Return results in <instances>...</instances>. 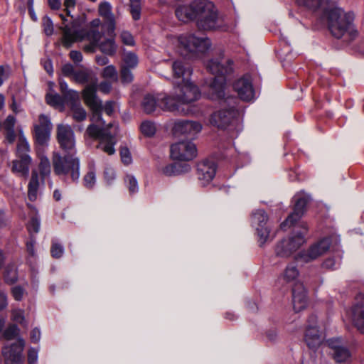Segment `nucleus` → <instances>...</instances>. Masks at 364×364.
I'll return each instance as SVG.
<instances>
[{
	"label": "nucleus",
	"instance_id": "5fc2aeb1",
	"mask_svg": "<svg viewBox=\"0 0 364 364\" xmlns=\"http://www.w3.org/2000/svg\"><path fill=\"white\" fill-rule=\"evenodd\" d=\"M63 95L65 100L70 102L72 105L79 102V94L74 90L70 89Z\"/></svg>",
	"mask_w": 364,
	"mask_h": 364
},
{
	"label": "nucleus",
	"instance_id": "f704fd0d",
	"mask_svg": "<svg viewBox=\"0 0 364 364\" xmlns=\"http://www.w3.org/2000/svg\"><path fill=\"white\" fill-rule=\"evenodd\" d=\"M39 159L40 162L38 167L40 173L43 178L42 181H43L44 178L50 176V161L49 159L43 154L39 156Z\"/></svg>",
	"mask_w": 364,
	"mask_h": 364
},
{
	"label": "nucleus",
	"instance_id": "cd10ccee",
	"mask_svg": "<svg viewBox=\"0 0 364 364\" xmlns=\"http://www.w3.org/2000/svg\"><path fill=\"white\" fill-rule=\"evenodd\" d=\"M99 14L109 23V32L114 33L115 28V19L112 13V7L109 2L102 1L98 8Z\"/></svg>",
	"mask_w": 364,
	"mask_h": 364
},
{
	"label": "nucleus",
	"instance_id": "6e6552de",
	"mask_svg": "<svg viewBox=\"0 0 364 364\" xmlns=\"http://www.w3.org/2000/svg\"><path fill=\"white\" fill-rule=\"evenodd\" d=\"M352 17L341 8H333L328 12V28L331 34L340 38L346 33L353 36L355 31L352 26Z\"/></svg>",
	"mask_w": 364,
	"mask_h": 364
},
{
	"label": "nucleus",
	"instance_id": "69168bd1",
	"mask_svg": "<svg viewBox=\"0 0 364 364\" xmlns=\"http://www.w3.org/2000/svg\"><path fill=\"white\" fill-rule=\"evenodd\" d=\"M76 0H65L63 6H65V11L68 16H70L72 11L75 9Z\"/></svg>",
	"mask_w": 364,
	"mask_h": 364
},
{
	"label": "nucleus",
	"instance_id": "6e6d98bb",
	"mask_svg": "<svg viewBox=\"0 0 364 364\" xmlns=\"http://www.w3.org/2000/svg\"><path fill=\"white\" fill-rule=\"evenodd\" d=\"M296 2L299 6L315 9L320 6L321 0H296Z\"/></svg>",
	"mask_w": 364,
	"mask_h": 364
},
{
	"label": "nucleus",
	"instance_id": "f8f14e48",
	"mask_svg": "<svg viewBox=\"0 0 364 364\" xmlns=\"http://www.w3.org/2000/svg\"><path fill=\"white\" fill-rule=\"evenodd\" d=\"M332 237H323L311 245L307 250L299 252L296 260L308 263L324 255L329 249Z\"/></svg>",
	"mask_w": 364,
	"mask_h": 364
},
{
	"label": "nucleus",
	"instance_id": "c85d7f7f",
	"mask_svg": "<svg viewBox=\"0 0 364 364\" xmlns=\"http://www.w3.org/2000/svg\"><path fill=\"white\" fill-rule=\"evenodd\" d=\"M191 167L188 164H171L162 166L159 171L166 176H176L185 172L189 171Z\"/></svg>",
	"mask_w": 364,
	"mask_h": 364
},
{
	"label": "nucleus",
	"instance_id": "423d86ee",
	"mask_svg": "<svg viewBox=\"0 0 364 364\" xmlns=\"http://www.w3.org/2000/svg\"><path fill=\"white\" fill-rule=\"evenodd\" d=\"M177 46L178 51L183 55L199 54L207 52L211 46L209 38L198 37L192 33H184L171 38Z\"/></svg>",
	"mask_w": 364,
	"mask_h": 364
},
{
	"label": "nucleus",
	"instance_id": "f3484780",
	"mask_svg": "<svg viewBox=\"0 0 364 364\" xmlns=\"http://www.w3.org/2000/svg\"><path fill=\"white\" fill-rule=\"evenodd\" d=\"M34 138L38 144L47 145L50 138L52 123L50 118L45 114H40L38 122L34 124Z\"/></svg>",
	"mask_w": 364,
	"mask_h": 364
},
{
	"label": "nucleus",
	"instance_id": "dca6fc26",
	"mask_svg": "<svg viewBox=\"0 0 364 364\" xmlns=\"http://www.w3.org/2000/svg\"><path fill=\"white\" fill-rule=\"evenodd\" d=\"M25 341L21 338H18L15 343L5 347L3 352L5 364H23L24 357L23 351Z\"/></svg>",
	"mask_w": 364,
	"mask_h": 364
},
{
	"label": "nucleus",
	"instance_id": "20e7f679",
	"mask_svg": "<svg viewBox=\"0 0 364 364\" xmlns=\"http://www.w3.org/2000/svg\"><path fill=\"white\" fill-rule=\"evenodd\" d=\"M113 127L115 129H117L112 122L106 125L101 115L100 121L92 122L86 129V134L88 136L99 139L97 148L108 155H112L115 153L116 132L110 130Z\"/></svg>",
	"mask_w": 364,
	"mask_h": 364
},
{
	"label": "nucleus",
	"instance_id": "58836bf2",
	"mask_svg": "<svg viewBox=\"0 0 364 364\" xmlns=\"http://www.w3.org/2000/svg\"><path fill=\"white\" fill-rule=\"evenodd\" d=\"M98 47L102 53L109 55L114 54L117 50V46L113 39H107L100 43Z\"/></svg>",
	"mask_w": 364,
	"mask_h": 364
},
{
	"label": "nucleus",
	"instance_id": "aec40b11",
	"mask_svg": "<svg viewBox=\"0 0 364 364\" xmlns=\"http://www.w3.org/2000/svg\"><path fill=\"white\" fill-rule=\"evenodd\" d=\"M351 316L356 328L364 332V294H359L356 296L351 308Z\"/></svg>",
	"mask_w": 364,
	"mask_h": 364
},
{
	"label": "nucleus",
	"instance_id": "9b49d317",
	"mask_svg": "<svg viewBox=\"0 0 364 364\" xmlns=\"http://www.w3.org/2000/svg\"><path fill=\"white\" fill-rule=\"evenodd\" d=\"M251 225L255 231L259 245L262 246L269 240L271 230L268 215L264 210H256L252 213Z\"/></svg>",
	"mask_w": 364,
	"mask_h": 364
},
{
	"label": "nucleus",
	"instance_id": "8fccbe9b",
	"mask_svg": "<svg viewBox=\"0 0 364 364\" xmlns=\"http://www.w3.org/2000/svg\"><path fill=\"white\" fill-rule=\"evenodd\" d=\"M104 179L107 185L113 184L116 179V172L113 168L110 166L105 168L104 171Z\"/></svg>",
	"mask_w": 364,
	"mask_h": 364
},
{
	"label": "nucleus",
	"instance_id": "412c9836",
	"mask_svg": "<svg viewBox=\"0 0 364 364\" xmlns=\"http://www.w3.org/2000/svg\"><path fill=\"white\" fill-rule=\"evenodd\" d=\"M198 179L203 186H205L215 176L216 165L214 161L206 159L198 164Z\"/></svg>",
	"mask_w": 364,
	"mask_h": 364
},
{
	"label": "nucleus",
	"instance_id": "37998d69",
	"mask_svg": "<svg viewBox=\"0 0 364 364\" xmlns=\"http://www.w3.org/2000/svg\"><path fill=\"white\" fill-rule=\"evenodd\" d=\"M141 0H129L130 12L134 20H139L141 17Z\"/></svg>",
	"mask_w": 364,
	"mask_h": 364
},
{
	"label": "nucleus",
	"instance_id": "1a4fd4ad",
	"mask_svg": "<svg viewBox=\"0 0 364 364\" xmlns=\"http://www.w3.org/2000/svg\"><path fill=\"white\" fill-rule=\"evenodd\" d=\"M52 164L55 175L60 177L70 175L73 181H78L80 178L78 158L70 155L63 156L59 152L54 151L52 156Z\"/></svg>",
	"mask_w": 364,
	"mask_h": 364
},
{
	"label": "nucleus",
	"instance_id": "c756f323",
	"mask_svg": "<svg viewBox=\"0 0 364 364\" xmlns=\"http://www.w3.org/2000/svg\"><path fill=\"white\" fill-rule=\"evenodd\" d=\"M40 188L39 176L36 170L31 172V176L28 184V198L31 201L37 200Z\"/></svg>",
	"mask_w": 364,
	"mask_h": 364
},
{
	"label": "nucleus",
	"instance_id": "4d7b16f0",
	"mask_svg": "<svg viewBox=\"0 0 364 364\" xmlns=\"http://www.w3.org/2000/svg\"><path fill=\"white\" fill-rule=\"evenodd\" d=\"M102 112L104 111L108 116H112L117 108V105L115 102L110 100L107 101L104 105L102 104Z\"/></svg>",
	"mask_w": 364,
	"mask_h": 364
},
{
	"label": "nucleus",
	"instance_id": "b1692460",
	"mask_svg": "<svg viewBox=\"0 0 364 364\" xmlns=\"http://www.w3.org/2000/svg\"><path fill=\"white\" fill-rule=\"evenodd\" d=\"M323 339V334L317 326L309 324L305 333V341L309 348L316 349L322 343Z\"/></svg>",
	"mask_w": 364,
	"mask_h": 364
},
{
	"label": "nucleus",
	"instance_id": "bb28decb",
	"mask_svg": "<svg viewBox=\"0 0 364 364\" xmlns=\"http://www.w3.org/2000/svg\"><path fill=\"white\" fill-rule=\"evenodd\" d=\"M31 147L30 144L24 135V133L21 129H18V137L16 148V157L26 159L27 157H31L30 156Z\"/></svg>",
	"mask_w": 364,
	"mask_h": 364
},
{
	"label": "nucleus",
	"instance_id": "7ed1b4c3",
	"mask_svg": "<svg viewBox=\"0 0 364 364\" xmlns=\"http://www.w3.org/2000/svg\"><path fill=\"white\" fill-rule=\"evenodd\" d=\"M232 60L223 57L212 58L207 62L208 71L214 75L207 80L205 84L208 87V95L211 99H218L224 95L225 90V75L232 71Z\"/></svg>",
	"mask_w": 364,
	"mask_h": 364
},
{
	"label": "nucleus",
	"instance_id": "5701e85b",
	"mask_svg": "<svg viewBox=\"0 0 364 364\" xmlns=\"http://www.w3.org/2000/svg\"><path fill=\"white\" fill-rule=\"evenodd\" d=\"M293 308L296 312L305 309L307 304L306 291L302 283H295L292 287Z\"/></svg>",
	"mask_w": 364,
	"mask_h": 364
},
{
	"label": "nucleus",
	"instance_id": "603ef678",
	"mask_svg": "<svg viewBox=\"0 0 364 364\" xmlns=\"http://www.w3.org/2000/svg\"><path fill=\"white\" fill-rule=\"evenodd\" d=\"M102 34L95 30L90 31L87 34V38L90 43H92L99 46L100 44V41L102 38Z\"/></svg>",
	"mask_w": 364,
	"mask_h": 364
},
{
	"label": "nucleus",
	"instance_id": "473e14b6",
	"mask_svg": "<svg viewBox=\"0 0 364 364\" xmlns=\"http://www.w3.org/2000/svg\"><path fill=\"white\" fill-rule=\"evenodd\" d=\"M60 17L61 18L64 24V26L61 27V29L63 30V43L65 47L69 48L76 41L77 38L75 34L73 33L68 25L65 24V22L66 21L65 16L60 14Z\"/></svg>",
	"mask_w": 364,
	"mask_h": 364
},
{
	"label": "nucleus",
	"instance_id": "bf43d9fd",
	"mask_svg": "<svg viewBox=\"0 0 364 364\" xmlns=\"http://www.w3.org/2000/svg\"><path fill=\"white\" fill-rule=\"evenodd\" d=\"M50 252L53 257L60 258V257L63 256L64 253V248L61 245L53 242L52 244Z\"/></svg>",
	"mask_w": 364,
	"mask_h": 364
},
{
	"label": "nucleus",
	"instance_id": "c03bdc74",
	"mask_svg": "<svg viewBox=\"0 0 364 364\" xmlns=\"http://www.w3.org/2000/svg\"><path fill=\"white\" fill-rule=\"evenodd\" d=\"M4 279L7 283L13 284L17 280V272L14 265L8 266L4 272Z\"/></svg>",
	"mask_w": 364,
	"mask_h": 364
},
{
	"label": "nucleus",
	"instance_id": "a878e982",
	"mask_svg": "<svg viewBox=\"0 0 364 364\" xmlns=\"http://www.w3.org/2000/svg\"><path fill=\"white\" fill-rule=\"evenodd\" d=\"M32 161L31 157L26 159L16 158L12 161L11 171L19 176L26 178L29 174L30 166Z\"/></svg>",
	"mask_w": 364,
	"mask_h": 364
},
{
	"label": "nucleus",
	"instance_id": "c9c22d12",
	"mask_svg": "<svg viewBox=\"0 0 364 364\" xmlns=\"http://www.w3.org/2000/svg\"><path fill=\"white\" fill-rule=\"evenodd\" d=\"M71 113L73 118L77 122L83 121L87 117V112L80 102L71 105Z\"/></svg>",
	"mask_w": 364,
	"mask_h": 364
},
{
	"label": "nucleus",
	"instance_id": "052dcab7",
	"mask_svg": "<svg viewBox=\"0 0 364 364\" xmlns=\"http://www.w3.org/2000/svg\"><path fill=\"white\" fill-rule=\"evenodd\" d=\"M120 156L122 161L125 165H129L132 162L131 153L128 148L122 147L120 150Z\"/></svg>",
	"mask_w": 364,
	"mask_h": 364
},
{
	"label": "nucleus",
	"instance_id": "3c124183",
	"mask_svg": "<svg viewBox=\"0 0 364 364\" xmlns=\"http://www.w3.org/2000/svg\"><path fill=\"white\" fill-rule=\"evenodd\" d=\"M42 24L45 33L47 36H51L53 33V23L51 18L45 16L42 19Z\"/></svg>",
	"mask_w": 364,
	"mask_h": 364
},
{
	"label": "nucleus",
	"instance_id": "ea45409f",
	"mask_svg": "<svg viewBox=\"0 0 364 364\" xmlns=\"http://www.w3.org/2000/svg\"><path fill=\"white\" fill-rule=\"evenodd\" d=\"M46 102L54 107L63 108L64 107V99L58 94H48Z\"/></svg>",
	"mask_w": 364,
	"mask_h": 364
},
{
	"label": "nucleus",
	"instance_id": "a18cd8bd",
	"mask_svg": "<svg viewBox=\"0 0 364 364\" xmlns=\"http://www.w3.org/2000/svg\"><path fill=\"white\" fill-rule=\"evenodd\" d=\"M40 225L41 223L38 217H37L36 215L32 217L27 225V229L31 236H33V234H36L39 232Z\"/></svg>",
	"mask_w": 364,
	"mask_h": 364
},
{
	"label": "nucleus",
	"instance_id": "680f3d73",
	"mask_svg": "<svg viewBox=\"0 0 364 364\" xmlns=\"http://www.w3.org/2000/svg\"><path fill=\"white\" fill-rule=\"evenodd\" d=\"M19 328L16 325L9 326L4 332V336L7 339H11L18 336Z\"/></svg>",
	"mask_w": 364,
	"mask_h": 364
},
{
	"label": "nucleus",
	"instance_id": "13d9d810",
	"mask_svg": "<svg viewBox=\"0 0 364 364\" xmlns=\"http://www.w3.org/2000/svg\"><path fill=\"white\" fill-rule=\"evenodd\" d=\"M36 239L31 236L30 240L26 242V250L28 254L29 259L36 257L35 251Z\"/></svg>",
	"mask_w": 364,
	"mask_h": 364
},
{
	"label": "nucleus",
	"instance_id": "49530a36",
	"mask_svg": "<svg viewBox=\"0 0 364 364\" xmlns=\"http://www.w3.org/2000/svg\"><path fill=\"white\" fill-rule=\"evenodd\" d=\"M11 292L14 299L18 301H21L23 296L27 294L25 287L21 285H15L12 287Z\"/></svg>",
	"mask_w": 364,
	"mask_h": 364
},
{
	"label": "nucleus",
	"instance_id": "4be33fe9",
	"mask_svg": "<svg viewBox=\"0 0 364 364\" xmlns=\"http://www.w3.org/2000/svg\"><path fill=\"white\" fill-rule=\"evenodd\" d=\"M200 123L195 121H178L175 123L173 130L176 134L194 137L202 130Z\"/></svg>",
	"mask_w": 364,
	"mask_h": 364
},
{
	"label": "nucleus",
	"instance_id": "0e129e2a",
	"mask_svg": "<svg viewBox=\"0 0 364 364\" xmlns=\"http://www.w3.org/2000/svg\"><path fill=\"white\" fill-rule=\"evenodd\" d=\"M120 38L123 43L127 46H133L134 41L132 34L128 31H122L120 34Z\"/></svg>",
	"mask_w": 364,
	"mask_h": 364
},
{
	"label": "nucleus",
	"instance_id": "393cba45",
	"mask_svg": "<svg viewBox=\"0 0 364 364\" xmlns=\"http://www.w3.org/2000/svg\"><path fill=\"white\" fill-rule=\"evenodd\" d=\"M168 97V95L162 96L160 95L157 97H155L151 95H146L144 96L141 102V106L144 111L147 114H151L156 110L158 106L160 107L162 109L165 110L164 109L166 102L164 97Z\"/></svg>",
	"mask_w": 364,
	"mask_h": 364
},
{
	"label": "nucleus",
	"instance_id": "f257e3e1",
	"mask_svg": "<svg viewBox=\"0 0 364 364\" xmlns=\"http://www.w3.org/2000/svg\"><path fill=\"white\" fill-rule=\"evenodd\" d=\"M73 80L80 84H87L82 91V98L91 112L90 121L101 120L102 100L97 95L98 80L88 69H82L74 73Z\"/></svg>",
	"mask_w": 364,
	"mask_h": 364
},
{
	"label": "nucleus",
	"instance_id": "6ab92c4d",
	"mask_svg": "<svg viewBox=\"0 0 364 364\" xmlns=\"http://www.w3.org/2000/svg\"><path fill=\"white\" fill-rule=\"evenodd\" d=\"M234 89L244 101H251L255 97V92L249 75H245L237 80L234 84Z\"/></svg>",
	"mask_w": 364,
	"mask_h": 364
},
{
	"label": "nucleus",
	"instance_id": "a211bd4d",
	"mask_svg": "<svg viewBox=\"0 0 364 364\" xmlns=\"http://www.w3.org/2000/svg\"><path fill=\"white\" fill-rule=\"evenodd\" d=\"M56 138L60 147L68 151L75 147V136L72 127L68 124H60L56 127Z\"/></svg>",
	"mask_w": 364,
	"mask_h": 364
},
{
	"label": "nucleus",
	"instance_id": "9d476101",
	"mask_svg": "<svg viewBox=\"0 0 364 364\" xmlns=\"http://www.w3.org/2000/svg\"><path fill=\"white\" fill-rule=\"evenodd\" d=\"M308 228L306 224L301 225V230L295 231L289 237L282 240L275 247V253L280 257H289L306 242L305 237Z\"/></svg>",
	"mask_w": 364,
	"mask_h": 364
},
{
	"label": "nucleus",
	"instance_id": "de8ad7c7",
	"mask_svg": "<svg viewBox=\"0 0 364 364\" xmlns=\"http://www.w3.org/2000/svg\"><path fill=\"white\" fill-rule=\"evenodd\" d=\"M141 131L146 136H153L156 132L155 124L149 121L144 122L141 124Z\"/></svg>",
	"mask_w": 364,
	"mask_h": 364
},
{
	"label": "nucleus",
	"instance_id": "0eeeda50",
	"mask_svg": "<svg viewBox=\"0 0 364 364\" xmlns=\"http://www.w3.org/2000/svg\"><path fill=\"white\" fill-rule=\"evenodd\" d=\"M195 19L200 29L208 31L218 27V16L214 4L208 0L192 1Z\"/></svg>",
	"mask_w": 364,
	"mask_h": 364
},
{
	"label": "nucleus",
	"instance_id": "2f4dec72",
	"mask_svg": "<svg viewBox=\"0 0 364 364\" xmlns=\"http://www.w3.org/2000/svg\"><path fill=\"white\" fill-rule=\"evenodd\" d=\"M299 276V271L297 268V266L294 263L289 264L282 276V279L287 283H293V285L295 283H299L297 282V279Z\"/></svg>",
	"mask_w": 364,
	"mask_h": 364
},
{
	"label": "nucleus",
	"instance_id": "e2e57ef3",
	"mask_svg": "<svg viewBox=\"0 0 364 364\" xmlns=\"http://www.w3.org/2000/svg\"><path fill=\"white\" fill-rule=\"evenodd\" d=\"M102 75L105 78L115 79L117 75L116 68L113 65L105 67L103 70Z\"/></svg>",
	"mask_w": 364,
	"mask_h": 364
},
{
	"label": "nucleus",
	"instance_id": "f03ea898",
	"mask_svg": "<svg viewBox=\"0 0 364 364\" xmlns=\"http://www.w3.org/2000/svg\"><path fill=\"white\" fill-rule=\"evenodd\" d=\"M200 92L198 87L189 80L173 85L171 95L164 97V109L177 114H186L188 110L181 107L199 99Z\"/></svg>",
	"mask_w": 364,
	"mask_h": 364
},
{
	"label": "nucleus",
	"instance_id": "7c9ffc66",
	"mask_svg": "<svg viewBox=\"0 0 364 364\" xmlns=\"http://www.w3.org/2000/svg\"><path fill=\"white\" fill-rule=\"evenodd\" d=\"M176 16L178 19L183 22H188L195 19L192 2L188 5H181L176 8Z\"/></svg>",
	"mask_w": 364,
	"mask_h": 364
},
{
	"label": "nucleus",
	"instance_id": "72a5a7b5",
	"mask_svg": "<svg viewBox=\"0 0 364 364\" xmlns=\"http://www.w3.org/2000/svg\"><path fill=\"white\" fill-rule=\"evenodd\" d=\"M15 123L16 119L11 115L8 116L4 123V129L6 131L5 136L6 140L10 144H12L16 139V134L14 129Z\"/></svg>",
	"mask_w": 364,
	"mask_h": 364
},
{
	"label": "nucleus",
	"instance_id": "4c0bfd02",
	"mask_svg": "<svg viewBox=\"0 0 364 364\" xmlns=\"http://www.w3.org/2000/svg\"><path fill=\"white\" fill-rule=\"evenodd\" d=\"M138 65V58L136 54L128 52L125 53L123 57V65L122 67L127 68H135Z\"/></svg>",
	"mask_w": 364,
	"mask_h": 364
},
{
	"label": "nucleus",
	"instance_id": "39448f33",
	"mask_svg": "<svg viewBox=\"0 0 364 364\" xmlns=\"http://www.w3.org/2000/svg\"><path fill=\"white\" fill-rule=\"evenodd\" d=\"M213 100L220 101V109L211 115L210 119L211 124L219 129H226L237 120L239 112L236 108L237 102L236 97L226 95L224 92V95L220 98Z\"/></svg>",
	"mask_w": 364,
	"mask_h": 364
},
{
	"label": "nucleus",
	"instance_id": "e433bc0d",
	"mask_svg": "<svg viewBox=\"0 0 364 364\" xmlns=\"http://www.w3.org/2000/svg\"><path fill=\"white\" fill-rule=\"evenodd\" d=\"M97 182L96 171L93 166L90 167V170L83 177V185L86 188L92 189Z\"/></svg>",
	"mask_w": 364,
	"mask_h": 364
},
{
	"label": "nucleus",
	"instance_id": "338daca9",
	"mask_svg": "<svg viewBox=\"0 0 364 364\" xmlns=\"http://www.w3.org/2000/svg\"><path fill=\"white\" fill-rule=\"evenodd\" d=\"M38 360V350L35 348L29 349L28 352V364H36Z\"/></svg>",
	"mask_w": 364,
	"mask_h": 364
},
{
	"label": "nucleus",
	"instance_id": "09e8293b",
	"mask_svg": "<svg viewBox=\"0 0 364 364\" xmlns=\"http://www.w3.org/2000/svg\"><path fill=\"white\" fill-rule=\"evenodd\" d=\"M11 320L19 324H23L25 321L24 311L21 309H14L11 311Z\"/></svg>",
	"mask_w": 364,
	"mask_h": 364
},
{
	"label": "nucleus",
	"instance_id": "2eb2a0df",
	"mask_svg": "<svg viewBox=\"0 0 364 364\" xmlns=\"http://www.w3.org/2000/svg\"><path fill=\"white\" fill-rule=\"evenodd\" d=\"M196 146L190 141H181L171 146V156L175 160H192L196 156Z\"/></svg>",
	"mask_w": 364,
	"mask_h": 364
},
{
	"label": "nucleus",
	"instance_id": "774afa93",
	"mask_svg": "<svg viewBox=\"0 0 364 364\" xmlns=\"http://www.w3.org/2000/svg\"><path fill=\"white\" fill-rule=\"evenodd\" d=\"M62 72L65 76H74V73L76 72L74 70V67L70 63L65 64L62 68Z\"/></svg>",
	"mask_w": 364,
	"mask_h": 364
},
{
	"label": "nucleus",
	"instance_id": "ddd939ff",
	"mask_svg": "<svg viewBox=\"0 0 364 364\" xmlns=\"http://www.w3.org/2000/svg\"><path fill=\"white\" fill-rule=\"evenodd\" d=\"M171 69V81L173 85L179 84L189 80L192 70L183 58H171L167 60Z\"/></svg>",
	"mask_w": 364,
	"mask_h": 364
},
{
	"label": "nucleus",
	"instance_id": "79ce46f5",
	"mask_svg": "<svg viewBox=\"0 0 364 364\" xmlns=\"http://www.w3.org/2000/svg\"><path fill=\"white\" fill-rule=\"evenodd\" d=\"M124 183L129 189L130 193H135L139 191L138 182L136 178L131 175L127 174L124 178Z\"/></svg>",
	"mask_w": 364,
	"mask_h": 364
},
{
	"label": "nucleus",
	"instance_id": "4468645a",
	"mask_svg": "<svg viewBox=\"0 0 364 364\" xmlns=\"http://www.w3.org/2000/svg\"><path fill=\"white\" fill-rule=\"evenodd\" d=\"M293 200L294 202V212L280 225L281 228L284 230L300 219L304 212L307 203L310 200V197L309 195L301 192L295 195Z\"/></svg>",
	"mask_w": 364,
	"mask_h": 364
},
{
	"label": "nucleus",
	"instance_id": "864d4df0",
	"mask_svg": "<svg viewBox=\"0 0 364 364\" xmlns=\"http://www.w3.org/2000/svg\"><path fill=\"white\" fill-rule=\"evenodd\" d=\"M131 70L132 68L122 67L121 78L123 83H130L132 82L134 76Z\"/></svg>",
	"mask_w": 364,
	"mask_h": 364
},
{
	"label": "nucleus",
	"instance_id": "a19ab883",
	"mask_svg": "<svg viewBox=\"0 0 364 364\" xmlns=\"http://www.w3.org/2000/svg\"><path fill=\"white\" fill-rule=\"evenodd\" d=\"M333 358L337 363H343L347 361L350 357V353L349 350L342 346L341 348L337 349L335 352H333Z\"/></svg>",
	"mask_w": 364,
	"mask_h": 364
}]
</instances>
